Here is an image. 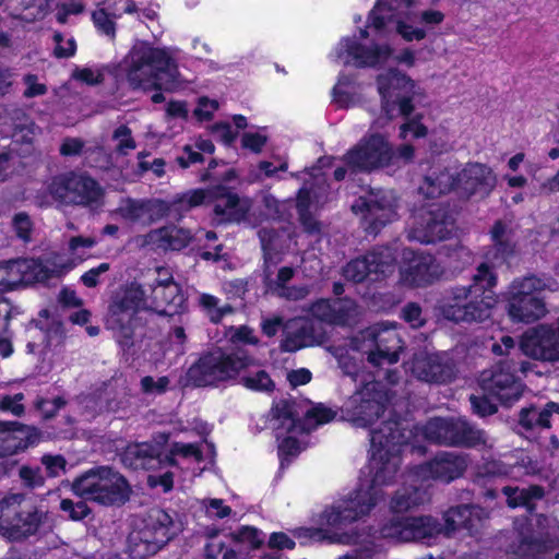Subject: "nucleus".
<instances>
[{
    "instance_id": "obj_1",
    "label": "nucleus",
    "mask_w": 559,
    "mask_h": 559,
    "mask_svg": "<svg viewBox=\"0 0 559 559\" xmlns=\"http://www.w3.org/2000/svg\"><path fill=\"white\" fill-rule=\"evenodd\" d=\"M408 437L401 423L388 418L370 431L371 456L368 484H360L345 499L338 500L321 514V523L333 528L343 526L368 515L383 499L382 486L390 485L401 466V447Z\"/></svg>"
},
{
    "instance_id": "obj_2",
    "label": "nucleus",
    "mask_w": 559,
    "mask_h": 559,
    "mask_svg": "<svg viewBox=\"0 0 559 559\" xmlns=\"http://www.w3.org/2000/svg\"><path fill=\"white\" fill-rule=\"evenodd\" d=\"M126 72L136 88L175 91L183 83L173 52L144 43L135 45L127 56Z\"/></svg>"
},
{
    "instance_id": "obj_3",
    "label": "nucleus",
    "mask_w": 559,
    "mask_h": 559,
    "mask_svg": "<svg viewBox=\"0 0 559 559\" xmlns=\"http://www.w3.org/2000/svg\"><path fill=\"white\" fill-rule=\"evenodd\" d=\"M497 276L487 263H481L473 276V283L451 289L450 296L442 307L445 319L460 322H483L491 314L496 305L492 288Z\"/></svg>"
},
{
    "instance_id": "obj_4",
    "label": "nucleus",
    "mask_w": 559,
    "mask_h": 559,
    "mask_svg": "<svg viewBox=\"0 0 559 559\" xmlns=\"http://www.w3.org/2000/svg\"><path fill=\"white\" fill-rule=\"evenodd\" d=\"M47 521V512L25 493L11 492L0 498V536L22 543L36 536Z\"/></svg>"
},
{
    "instance_id": "obj_5",
    "label": "nucleus",
    "mask_w": 559,
    "mask_h": 559,
    "mask_svg": "<svg viewBox=\"0 0 559 559\" xmlns=\"http://www.w3.org/2000/svg\"><path fill=\"white\" fill-rule=\"evenodd\" d=\"M143 299V286L131 282L122 286L111 298L106 326L112 331L122 347H130L135 329L141 325V312H148Z\"/></svg>"
},
{
    "instance_id": "obj_6",
    "label": "nucleus",
    "mask_w": 559,
    "mask_h": 559,
    "mask_svg": "<svg viewBox=\"0 0 559 559\" xmlns=\"http://www.w3.org/2000/svg\"><path fill=\"white\" fill-rule=\"evenodd\" d=\"M72 490L84 500L106 506L123 503L129 497L126 479L109 467L86 472L73 481Z\"/></svg>"
},
{
    "instance_id": "obj_7",
    "label": "nucleus",
    "mask_w": 559,
    "mask_h": 559,
    "mask_svg": "<svg viewBox=\"0 0 559 559\" xmlns=\"http://www.w3.org/2000/svg\"><path fill=\"white\" fill-rule=\"evenodd\" d=\"M253 365V358L242 350L225 354L221 350L207 353L188 370L189 380L198 386L213 385L236 378Z\"/></svg>"
},
{
    "instance_id": "obj_8",
    "label": "nucleus",
    "mask_w": 559,
    "mask_h": 559,
    "mask_svg": "<svg viewBox=\"0 0 559 559\" xmlns=\"http://www.w3.org/2000/svg\"><path fill=\"white\" fill-rule=\"evenodd\" d=\"M423 437L450 447L491 448L488 435L462 418H431L420 427Z\"/></svg>"
},
{
    "instance_id": "obj_9",
    "label": "nucleus",
    "mask_w": 559,
    "mask_h": 559,
    "mask_svg": "<svg viewBox=\"0 0 559 559\" xmlns=\"http://www.w3.org/2000/svg\"><path fill=\"white\" fill-rule=\"evenodd\" d=\"M547 287V281L535 275L514 280L507 292V312L510 319L521 323L542 319L547 309L538 294Z\"/></svg>"
},
{
    "instance_id": "obj_10",
    "label": "nucleus",
    "mask_w": 559,
    "mask_h": 559,
    "mask_svg": "<svg viewBox=\"0 0 559 559\" xmlns=\"http://www.w3.org/2000/svg\"><path fill=\"white\" fill-rule=\"evenodd\" d=\"M391 400V393L383 383L370 380L345 402L343 413L355 426L371 427L378 419L385 416L386 404Z\"/></svg>"
},
{
    "instance_id": "obj_11",
    "label": "nucleus",
    "mask_w": 559,
    "mask_h": 559,
    "mask_svg": "<svg viewBox=\"0 0 559 559\" xmlns=\"http://www.w3.org/2000/svg\"><path fill=\"white\" fill-rule=\"evenodd\" d=\"M377 83L384 112V117L376 121L378 127H384L397 115L408 117L413 112L412 96L415 93V82L406 74L391 69L381 73Z\"/></svg>"
},
{
    "instance_id": "obj_12",
    "label": "nucleus",
    "mask_w": 559,
    "mask_h": 559,
    "mask_svg": "<svg viewBox=\"0 0 559 559\" xmlns=\"http://www.w3.org/2000/svg\"><path fill=\"white\" fill-rule=\"evenodd\" d=\"M354 347L368 356L374 366L392 365L399 360L403 342L394 329L384 324H374L361 331L353 340Z\"/></svg>"
},
{
    "instance_id": "obj_13",
    "label": "nucleus",
    "mask_w": 559,
    "mask_h": 559,
    "mask_svg": "<svg viewBox=\"0 0 559 559\" xmlns=\"http://www.w3.org/2000/svg\"><path fill=\"white\" fill-rule=\"evenodd\" d=\"M177 532L178 527L166 511L152 509L144 520L143 528L130 537L134 557L143 559L156 554Z\"/></svg>"
},
{
    "instance_id": "obj_14",
    "label": "nucleus",
    "mask_w": 559,
    "mask_h": 559,
    "mask_svg": "<svg viewBox=\"0 0 559 559\" xmlns=\"http://www.w3.org/2000/svg\"><path fill=\"white\" fill-rule=\"evenodd\" d=\"M143 286V299L148 312L162 316L170 313L169 307H178L183 298L179 285L166 267L150 270Z\"/></svg>"
},
{
    "instance_id": "obj_15",
    "label": "nucleus",
    "mask_w": 559,
    "mask_h": 559,
    "mask_svg": "<svg viewBox=\"0 0 559 559\" xmlns=\"http://www.w3.org/2000/svg\"><path fill=\"white\" fill-rule=\"evenodd\" d=\"M48 190L63 204L93 205L102 198V189L94 179L73 171L53 177Z\"/></svg>"
},
{
    "instance_id": "obj_16",
    "label": "nucleus",
    "mask_w": 559,
    "mask_h": 559,
    "mask_svg": "<svg viewBox=\"0 0 559 559\" xmlns=\"http://www.w3.org/2000/svg\"><path fill=\"white\" fill-rule=\"evenodd\" d=\"M352 211L362 215V225L368 234L377 235L388 223L396 219V198L392 191L371 190L355 201Z\"/></svg>"
},
{
    "instance_id": "obj_17",
    "label": "nucleus",
    "mask_w": 559,
    "mask_h": 559,
    "mask_svg": "<svg viewBox=\"0 0 559 559\" xmlns=\"http://www.w3.org/2000/svg\"><path fill=\"white\" fill-rule=\"evenodd\" d=\"M454 216L448 207L432 204L414 215L408 238L421 243H433L449 238L454 231Z\"/></svg>"
},
{
    "instance_id": "obj_18",
    "label": "nucleus",
    "mask_w": 559,
    "mask_h": 559,
    "mask_svg": "<svg viewBox=\"0 0 559 559\" xmlns=\"http://www.w3.org/2000/svg\"><path fill=\"white\" fill-rule=\"evenodd\" d=\"M416 0H379L370 13V26L377 31L384 28L390 21L396 23V31L404 39L420 40L426 37V32L421 28H414L404 23L403 20H412L414 16L413 8Z\"/></svg>"
},
{
    "instance_id": "obj_19",
    "label": "nucleus",
    "mask_w": 559,
    "mask_h": 559,
    "mask_svg": "<svg viewBox=\"0 0 559 559\" xmlns=\"http://www.w3.org/2000/svg\"><path fill=\"white\" fill-rule=\"evenodd\" d=\"M442 532V525L431 515L392 518L379 531L380 537L396 543L418 542Z\"/></svg>"
},
{
    "instance_id": "obj_20",
    "label": "nucleus",
    "mask_w": 559,
    "mask_h": 559,
    "mask_svg": "<svg viewBox=\"0 0 559 559\" xmlns=\"http://www.w3.org/2000/svg\"><path fill=\"white\" fill-rule=\"evenodd\" d=\"M343 159L353 171H371L389 165L393 151L382 135L371 134L361 139Z\"/></svg>"
},
{
    "instance_id": "obj_21",
    "label": "nucleus",
    "mask_w": 559,
    "mask_h": 559,
    "mask_svg": "<svg viewBox=\"0 0 559 559\" xmlns=\"http://www.w3.org/2000/svg\"><path fill=\"white\" fill-rule=\"evenodd\" d=\"M396 250L392 247H377L361 258L348 262L343 269L345 278L361 283L368 277L380 280L394 272Z\"/></svg>"
},
{
    "instance_id": "obj_22",
    "label": "nucleus",
    "mask_w": 559,
    "mask_h": 559,
    "mask_svg": "<svg viewBox=\"0 0 559 559\" xmlns=\"http://www.w3.org/2000/svg\"><path fill=\"white\" fill-rule=\"evenodd\" d=\"M271 415L273 428L286 432H308L319 425L330 423L335 417L332 409L318 405L309 408L304 416V420L298 421L295 418L293 405L287 401L277 402L273 406Z\"/></svg>"
},
{
    "instance_id": "obj_23",
    "label": "nucleus",
    "mask_w": 559,
    "mask_h": 559,
    "mask_svg": "<svg viewBox=\"0 0 559 559\" xmlns=\"http://www.w3.org/2000/svg\"><path fill=\"white\" fill-rule=\"evenodd\" d=\"M515 366L511 361H500L480 376V385L485 392L496 396L501 403L510 405L523 393L522 382L514 376Z\"/></svg>"
},
{
    "instance_id": "obj_24",
    "label": "nucleus",
    "mask_w": 559,
    "mask_h": 559,
    "mask_svg": "<svg viewBox=\"0 0 559 559\" xmlns=\"http://www.w3.org/2000/svg\"><path fill=\"white\" fill-rule=\"evenodd\" d=\"M406 370L417 380L427 383H447L454 374V364L445 353L420 350L406 362Z\"/></svg>"
},
{
    "instance_id": "obj_25",
    "label": "nucleus",
    "mask_w": 559,
    "mask_h": 559,
    "mask_svg": "<svg viewBox=\"0 0 559 559\" xmlns=\"http://www.w3.org/2000/svg\"><path fill=\"white\" fill-rule=\"evenodd\" d=\"M467 465L468 460L465 454L442 451L430 461L415 466L413 476L421 481L433 479L451 483L463 475Z\"/></svg>"
},
{
    "instance_id": "obj_26",
    "label": "nucleus",
    "mask_w": 559,
    "mask_h": 559,
    "mask_svg": "<svg viewBox=\"0 0 559 559\" xmlns=\"http://www.w3.org/2000/svg\"><path fill=\"white\" fill-rule=\"evenodd\" d=\"M392 50L389 46L374 45L367 48L354 38H343L335 48L336 61L345 66L374 67L389 59Z\"/></svg>"
},
{
    "instance_id": "obj_27",
    "label": "nucleus",
    "mask_w": 559,
    "mask_h": 559,
    "mask_svg": "<svg viewBox=\"0 0 559 559\" xmlns=\"http://www.w3.org/2000/svg\"><path fill=\"white\" fill-rule=\"evenodd\" d=\"M406 264L401 267V281L413 287L426 286L438 280L442 274L441 266L430 254L404 250Z\"/></svg>"
},
{
    "instance_id": "obj_28",
    "label": "nucleus",
    "mask_w": 559,
    "mask_h": 559,
    "mask_svg": "<svg viewBox=\"0 0 559 559\" xmlns=\"http://www.w3.org/2000/svg\"><path fill=\"white\" fill-rule=\"evenodd\" d=\"M524 354L542 361H559V335L547 325H538L527 331L521 343Z\"/></svg>"
},
{
    "instance_id": "obj_29",
    "label": "nucleus",
    "mask_w": 559,
    "mask_h": 559,
    "mask_svg": "<svg viewBox=\"0 0 559 559\" xmlns=\"http://www.w3.org/2000/svg\"><path fill=\"white\" fill-rule=\"evenodd\" d=\"M497 183L493 170L481 163H468L461 171H457V193L469 198L475 194L488 195Z\"/></svg>"
},
{
    "instance_id": "obj_30",
    "label": "nucleus",
    "mask_w": 559,
    "mask_h": 559,
    "mask_svg": "<svg viewBox=\"0 0 559 559\" xmlns=\"http://www.w3.org/2000/svg\"><path fill=\"white\" fill-rule=\"evenodd\" d=\"M310 312L322 322L342 326L354 324L360 316L359 307L349 298L320 299Z\"/></svg>"
},
{
    "instance_id": "obj_31",
    "label": "nucleus",
    "mask_w": 559,
    "mask_h": 559,
    "mask_svg": "<svg viewBox=\"0 0 559 559\" xmlns=\"http://www.w3.org/2000/svg\"><path fill=\"white\" fill-rule=\"evenodd\" d=\"M207 200L214 201V213L219 223L240 222L243 219L251 207L249 199H240L225 187H217L215 190H209Z\"/></svg>"
},
{
    "instance_id": "obj_32",
    "label": "nucleus",
    "mask_w": 559,
    "mask_h": 559,
    "mask_svg": "<svg viewBox=\"0 0 559 559\" xmlns=\"http://www.w3.org/2000/svg\"><path fill=\"white\" fill-rule=\"evenodd\" d=\"M121 461L124 466L132 469H156L164 463L160 448L148 442L128 445Z\"/></svg>"
},
{
    "instance_id": "obj_33",
    "label": "nucleus",
    "mask_w": 559,
    "mask_h": 559,
    "mask_svg": "<svg viewBox=\"0 0 559 559\" xmlns=\"http://www.w3.org/2000/svg\"><path fill=\"white\" fill-rule=\"evenodd\" d=\"M192 235L189 230L176 226H165L143 236L141 243L160 250H181L190 243Z\"/></svg>"
},
{
    "instance_id": "obj_34",
    "label": "nucleus",
    "mask_w": 559,
    "mask_h": 559,
    "mask_svg": "<svg viewBox=\"0 0 559 559\" xmlns=\"http://www.w3.org/2000/svg\"><path fill=\"white\" fill-rule=\"evenodd\" d=\"M35 430L17 421H0V456L11 455L27 448Z\"/></svg>"
},
{
    "instance_id": "obj_35",
    "label": "nucleus",
    "mask_w": 559,
    "mask_h": 559,
    "mask_svg": "<svg viewBox=\"0 0 559 559\" xmlns=\"http://www.w3.org/2000/svg\"><path fill=\"white\" fill-rule=\"evenodd\" d=\"M409 477L414 478L413 483L400 487L390 500L389 508L393 513L411 511L425 504L430 499L427 488L415 484L418 480L413 476V472Z\"/></svg>"
},
{
    "instance_id": "obj_36",
    "label": "nucleus",
    "mask_w": 559,
    "mask_h": 559,
    "mask_svg": "<svg viewBox=\"0 0 559 559\" xmlns=\"http://www.w3.org/2000/svg\"><path fill=\"white\" fill-rule=\"evenodd\" d=\"M165 211V203L158 200L123 199L120 201L117 213L132 223L151 224L154 215Z\"/></svg>"
},
{
    "instance_id": "obj_37",
    "label": "nucleus",
    "mask_w": 559,
    "mask_h": 559,
    "mask_svg": "<svg viewBox=\"0 0 559 559\" xmlns=\"http://www.w3.org/2000/svg\"><path fill=\"white\" fill-rule=\"evenodd\" d=\"M457 171L451 168L435 169L426 176L419 186V193L427 198H436L452 190L457 192Z\"/></svg>"
},
{
    "instance_id": "obj_38",
    "label": "nucleus",
    "mask_w": 559,
    "mask_h": 559,
    "mask_svg": "<svg viewBox=\"0 0 559 559\" xmlns=\"http://www.w3.org/2000/svg\"><path fill=\"white\" fill-rule=\"evenodd\" d=\"M554 415H559V403L548 402L543 407L532 405L520 411L519 425L525 430L548 429Z\"/></svg>"
},
{
    "instance_id": "obj_39",
    "label": "nucleus",
    "mask_w": 559,
    "mask_h": 559,
    "mask_svg": "<svg viewBox=\"0 0 559 559\" xmlns=\"http://www.w3.org/2000/svg\"><path fill=\"white\" fill-rule=\"evenodd\" d=\"M316 337L312 334V328L307 322L293 321L285 325L284 338L281 348L284 352H296L300 348L312 346Z\"/></svg>"
},
{
    "instance_id": "obj_40",
    "label": "nucleus",
    "mask_w": 559,
    "mask_h": 559,
    "mask_svg": "<svg viewBox=\"0 0 559 559\" xmlns=\"http://www.w3.org/2000/svg\"><path fill=\"white\" fill-rule=\"evenodd\" d=\"M512 559H559L557 550V539L547 537L546 539L522 540L514 551Z\"/></svg>"
},
{
    "instance_id": "obj_41",
    "label": "nucleus",
    "mask_w": 559,
    "mask_h": 559,
    "mask_svg": "<svg viewBox=\"0 0 559 559\" xmlns=\"http://www.w3.org/2000/svg\"><path fill=\"white\" fill-rule=\"evenodd\" d=\"M36 265L34 260L19 259L0 265V290L12 288L17 283L29 282V271Z\"/></svg>"
},
{
    "instance_id": "obj_42",
    "label": "nucleus",
    "mask_w": 559,
    "mask_h": 559,
    "mask_svg": "<svg viewBox=\"0 0 559 559\" xmlns=\"http://www.w3.org/2000/svg\"><path fill=\"white\" fill-rule=\"evenodd\" d=\"M502 493L507 497V504L510 508L524 507L528 512L535 510V502L542 500L545 490L538 485H532L526 488L506 486Z\"/></svg>"
},
{
    "instance_id": "obj_43",
    "label": "nucleus",
    "mask_w": 559,
    "mask_h": 559,
    "mask_svg": "<svg viewBox=\"0 0 559 559\" xmlns=\"http://www.w3.org/2000/svg\"><path fill=\"white\" fill-rule=\"evenodd\" d=\"M313 203H323L321 195L307 187L301 188L297 197V210L305 230L310 234L319 233L321 226L310 213Z\"/></svg>"
},
{
    "instance_id": "obj_44",
    "label": "nucleus",
    "mask_w": 559,
    "mask_h": 559,
    "mask_svg": "<svg viewBox=\"0 0 559 559\" xmlns=\"http://www.w3.org/2000/svg\"><path fill=\"white\" fill-rule=\"evenodd\" d=\"M240 382L247 389L254 391H271L274 386L269 373L261 369L253 359V365L241 371Z\"/></svg>"
},
{
    "instance_id": "obj_45",
    "label": "nucleus",
    "mask_w": 559,
    "mask_h": 559,
    "mask_svg": "<svg viewBox=\"0 0 559 559\" xmlns=\"http://www.w3.org/2000/svg\"><path fill=\"white\" fill-rule=\"evenodd\" d=\"M207 200V193L205 190L197 189L188 191L181 195L176 197L168 206L165 205V210L169 212H186L192 207L201 205Z\"/></svg>"
},
{
    "instance_id": "obj_46",
    "label": "nucleus",
    "mask_w": 559,
    "mask_h": 559,
    "mask_svg": "<svg viewBox=\"0 0 559 559\" xmlns=\"http://www.w3.org/2000/svg\"><path fill=\"white\" fill-rule=\"evenodd\" d=\"M199 302L214 323H218L226 314L233 312L229 305L219 306V299L210 294H201Z\"/></svg>"
},
{
    "instance_id": "obj_47",
    "label": "nucleus",
    "mask_w": 559,
    "mask_h": 559,
    "mask_svg": "<svg viewBox=\"0 0 559 559\" xmlns=\"http://www.w3.org/2000/svg\"><path fill=\"white\" fill-rule=\"evenodd\" d=\"M468 512V506H457L449 509L443 514L444 526H442V532L449 536L460 528L464 530L465 518L471 514Z\"/></svg>"
},
{
    "instance_id": "obj_48",
    "label": "nucleus",
    "mask_w": 559,
    "mask_h": 559,
    "mask_svg": "<svg viewBox=\"0 0 559 559\" xmlns=\"http://www.w3.org/2000/svg\"><path fill=\"white\" fill-rule=\"evenodd\" d=\"M111 139L116 143L115 151L120 155H128L136 148L132 130L126 124L117 127L112 132Z\"/></svg>"
},
{
    "instance_id": "obj_49",
    "label": "nucleus",
    "mask_w": 559,
    "mask_h": 559,
    "mask_svg": "<svg viewBox=\"0 0 559 559\" xmlns=\"http://www.w3.org/2000/svg\"><path fill=\"white\" fill-rule=\"evenodd\" d=\"M491 238L495 242V249L500 254L501 260L510 255L512 246L508 227L502 222H497L491 229Z\"/></svg>"
},
{
    "instance_id": "obj_50",
    "label": "nucleus",
    "mask_w": 559,
    "mask_h": 559,
    "mask_svg": "<svg viewBox=\"0 0 559 559\" xmlns=\"http://www.w3.org/2000/svg\"><path fill=\"white\" fill-rule=\"evenodd\" d=\"M175 456L193 457L195 462H200L203 459L202 451L194 443H181L175 442L169 451V455H166L164 461L168 464L175 465Z\"/></svg>"
},
{
    "instance_id": "obj_51",
    "label": "nucleus",
    "mask_w": 559,
    "mask_h": 559,
    "mask_svg": "<svg viewBox=\"0 0 559 559\" xmlns=\"http://www.w3.org/2000/svg\"><path fill=\"white\" fill-rule=\"evenodd\" d=\"M468 511L471 514L465 518L466 523L464 524V530L471 536H476L488 519V513L485 509L478 506H468Z\"/></svg>"
},
{
    "instance_id": "obj_52",
    "label": "nucleus",
    "mask_w": 559,
    "mask_h": 559,
    "mask_svg": "<svg viewBox=\"0 0 559 559\" xmlns=\"http://www.w3.org/2000/svg\"><path fill=\"white\" fill-rule=\"evenodd\" d=\"M293 276L294 270L288 266L280 269L275 278H272L271 275L265 272L264 283L266 292L275 296L280 290L287 287L286 284L293 278Z\"/></svg>"
},
{
    "instance_id": "obj_53",
    "label": "nucleus",
    "mask_w": 559,
    "mask_h": 559,
    "mask_svg": "<svg viewBox=\"0 0 559 559\" xmlns=\"http://www.w3.org/2000/svg\"><path fill=\"white\" fill-rule=\"evenodd\" d=\"M170 384V379L167 376L153 378L145 376L140 381L141 392L145 395H160L164 394Z\"/></svg>"
},
{
    "instance_id": "obj_54",
    "label": "nucleus",
    "mask_w": 559,
    "mask_h": 559,
    "mask_svg": "<svg viewBox=\"0 0 559 559\" xmlns=\"http://www.w3.org/2000/svg\"><path fill=\"white\" fill-rule=\"evenodd\" d=\"M60 509L69 514V518L73 521H80L86 518L91 510L84 501L74 503L70 499H62L60 502Z\"/></svg>"
},
{
    "instance_id": "obj_55",
    "label": "nucleus",
    "mask_w": 559,
    "mask_h": 559,
    "mask_svg": "<svg viewBox=\"0 0 559 559\" xmlns=\"http://www.w3.org/2000/svg\"><path fill=\"white\" fill-rule=\"evenodd\" d=\"M148 153L140 152L138 154L139 169L142 173L152 171L157 178L163 177L166 174L165 167L166 162L163 158H154L152 162L146 160Z\"/></svg>"
},
{
    "instance_id": "obj_56",
    "label": "nucleus",
    "mask_w": 559,
    "mask_h": 559,
    "mask_svg": "<svg viewBox=\"0 0 559 559\" xmlns=\"http://www.w3.org/2000/svg\"><path fill=\"white\" fill-rule=\"evenodd\" d=\"M93 22L96 26V28L103 33L104 35L114 38L116 28H115V22L110 17V15L104 10L99 9L93 12L92 15Z\"/></svg>"
},
{
    "instance_id": "obj_57",
    "label": "nucleus",
    "mask_w": 559,
    "mask_h": 559,
    "mask_svg": "<svg viewBox=\"0 0 559 559\" xmlns=\"http://www.w3.org/2000/svg\"><path fill=\"white\" fill-rule=\"evenodd\" d=\"M23 83L25 85V90L23 92V96L25 98L43 96L48 91L46 84L40 83L38 81V76L33 73L25 74L23 76Z\"/></svg>"
},
{
    "instance_id": "obj_58",
    "label": "nucleus",
    "mask_w": 559,
    "mask_h": 559,
    "mask_svg": "<svg viewBox=\"0 0 559 559\" xmlns=\"http://www.w3.org/2000/svg\"><path fill=\"white\" fill-rule=\"evenodd\" d=\"M24 399L22 393L14 395H0V411L21 416L24 413V406L21 403Z\"/></svg>"
},
{
    "instance_id": "obj_59",
    "label": "nucleus",
    "mask_w": 559,
    "mask_h": 559,
    "mask_svg": "<svg viewBox=\"0 0 559 559\" xmlns=\"http://www.w3.org/2000/svg\"><path fill=\"white\" fill-rule=\"evenodd\" d=\"M53 40L56 43L55 55L58 58H69L74 56L76 44L73 37L64 40L61 33H55Z\"/></svg>"
},
{
    "instance_id": "obj_60",
    "label": "nucleus",
    "mask_w": 559,
    "mask_h": 559,
    "mask_svg": "<svg viewBox=\"0 0 559 559\" xmlns=\"http://www.w3.org/2000/svg\"><path fill=\"white\" fill-rule=\"evenodd\" d=\"M72 78L86 83L87 85H97L103 82V73L97 69L78 68L73 71Z\"/></svg>"
},
{
    "instance_id": "obj_61",
    "label": "nucleus",
    "mask_w": 559,
    "mask_h": 559,
    "mask_svg": "<svg viewBox=\"0 0 559 559\" xmlns=\"http://www.w3.org/2000/svg\"><path fill=\"white\" fill-rule=\"evenodd\" d=\"M469 401L474 413L481 417L492 415L497 412L496 404L490 402L486 396L472 395Z\"/></svg>"
},
{
    "instance_id": "obj_62",
    "label": "nucleus",
    "mask_w": 559,
    "mask_h": 559,
    "mask_svg": "<svg viewBox=\"0 0 559 559\" xmlns=\"http://www.w3.org/2000/svg\"><path fill=\"white\" fill-rule=\"evenodd\" d=\"M109 270H110L109 263H107V262L100 263L98 266L93 267V269L88 270L87 272H85L81 276V282L86 287H90V288L96 287L99 284L100 275L105 274Z\"/></svg>"
},
{
    "instance_id": "obj_63",
    "label": "nucleus",
    "mask_w": 559,
    "mask_h": 559,
    "mask_svg": "<svg viewBox=\"0 0 559 559\" xmlns=\"http://www.w3.org/2000/svg\"><path fill=\"white\" fill-rule=\"evenodd\" d=\"M403 318L412 328H420L425 323L421 308L416 304H408L403 308Z\"/></svg>"
},
{
    "instance_id": "obj_64",
    "label": "nucleus",
    "mask_w": 559,
    "mask_h": 559,
    "mask_svg": "<svg viewBox=\"0 0 559 559\" xmlns=\"http://www.w3.org/2000/svg\"><path fill=\"white\" fill-rule=\"evenodd\" d=\"M242 146L260 153L266 143V136L258 132H246L241 138Z\"/></svg>"
}]
</instances>
